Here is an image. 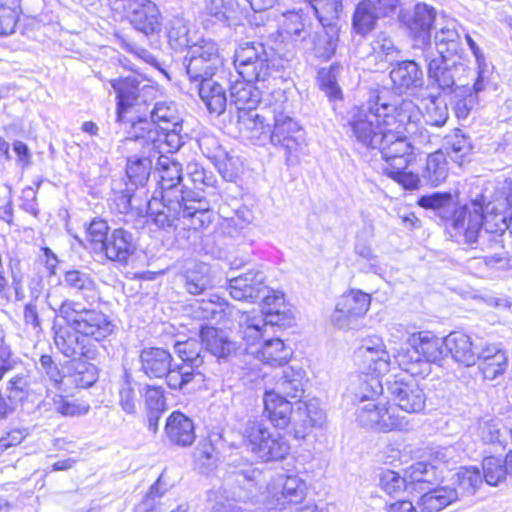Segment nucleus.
<instances>
[{"instance_id":"48","label":"nucleus","mask_w":512,"mask_h":512,"mask_svg":"<svg viewBox=\"0 0 512 512\" xmlns=\"http://www.w3.org/2000/svg\"><path fill=\"white\" fill-rule=\"evenodd\" d=\"M276 393L284 398H300L304 393V372L287 367L276 381Z\"/></svg>"},{"instance_id":"59","label":"nucleus","mask_w":512,"mask_h":512,"mask_svg":"<svg viewBox=\"0 0 512 512\" xmlns=\"http://www.w3.org/2000/svg\"><path fill=\"white\" fill-rule=\"evenodd\" d=\"M444 148L447 156L454 162L461 164L470 153L472 145L469 138L459 129L445 138Z\"/></svg>"},{"instance_id":"19","label":"nucleus","mask_w":512,"mask_h":512,"mask_svg":"<svg viewBox=\"0 0 512 512\" xmlns=\"http://www.w3.org/2000/svg\"><path fill=\"white\" fill-rule=\"evenodd\" d=\"M206 353L218 360H228L243 351L241 344L231 339L228 333L222 329L210 326H202L199 331Z\"/></svg>"},{"instance_id":"28","label":"nucleus","mask_w":512,"mask_h":512,"mask_svg":"<svg viewBox=\"0 0 512 512\" xmlns=\"http://www.w3.org/2000/svg\"><path fill=\"white\" fill-rule=\"evenodd\" d=\"M192 192L186 191L187 200L183 201L181 222L196 234L198 230L208 227L213 219V212L207 202L190 198Z\"/></svg>"},{"instance_id":"57","label":"nucleus","mask_w":512,"mask_h":512,"mask_svg":"<svg viewBox=\"0 0 512 512\" xmlns=\"http://www.w3.org/2000/svg\"><path fill=\"white\" fill-rule=\"evenodd\" d=\"M31 384L29 371L22 370L9 379L5 388V394H7L11 402H15L18 405L30 396L32 392Z\"/></svg>"},{"instance_id":"31","label":"nucleus","mask_w":512,"mask_h":512,"mask_svg":"<svg viewBox=\"0 0 512 512\" xmlns=\"http://www.w3.org/2000/svg\"><path fill=\"white\" fill-rule=\"evenodd\" d=\"M170 352L160 347H145L140 351V370L150 379L163 378L172 363Z\"/></svg>"},{"instance_id":"15","label":"nucleus","mask_w":512,"mask_h":512,"mask_svg":"<svg viewBox=\"0 0 512 512\" xmlns=\"http://www.w3.org/2000/svg\"><path fill=\"white\" fill-rule=\"evenodd\" d=\"M386 389L391 400L402 411L419 413L425 407L426 395L423 389L414 381L388 380Z\"/></svg>"},{"instance_id":"37","label":"nucleus","mask_w":512,"mask_h":512,"mask_svg":"<svg viewBox=\"0 0 512 512\" xmlns=\"http://www.w3.org/2000/svg\"><path fill=\"white\" fill-rule=\"evenodd\" d=\"M238 318V333L247 345H254L262 339L270 327L265 317L260 313L240 312Z\"/></svg>"},{"instance_id":"46","label":"nucleus","mask_w":512,"mask_h":512,"mask_svg":"<svg viewBox=\"0 0 512 512\" xmlns=\"http://www.w3.org/2000/svg\"><path fill=\"white\" fill-rule=\"evenodd\" d=\"M166 35L169 46L175 51L189 49L195 43L187 21L181 17H173L166 25Z\"/></svg>"},{"instance_id":"7","label":"nucleus","mask_w":512,"mask_h":512,"mask_svg":"<svg viewBox=\"0 0 512 512\" xmlns=\"http://www.w3.org/2000/svg\"><path fill=\"white\" fill-rule=\"evenodd\" d=\"M112 88L116 92L117 107L116 121L124 122V115L133 110L139 116H148L151 110V100L154 97L155 89L150 85H141L136 77L123 79H112Z\"/></svg>"},{"instance_id":"35","label":"nucleus","mask_w":512,"mask_h":512,"mask_svg":"<svg viewBox=\"0 0 512 512\" xmlns=\"http://www.w3.org/2000/svg\"><path fill=\"white\" fill-rule=\"evenodd\" d=\"M406 474L409 484L413 486V489H419L421 491L439 485L443 479L442 471H439L436 465L426 462L412 464L406 470Z\"/></svg>"},{"instance_id":"8","label":"nucleus","mask_w":512,"mask_h":512,"mask_svg":"<svg viewBox=\"0 0 512 512\" xmlns=\"http://www.w3.org/2000/svg\"><path fill=\"white\" fill-rule=\"evenodd\" d=\"M271 117L270 143L284 151L288 165H294L304 144V131L294 118L282 110L280 104L273 105Z\"/></svg>"},{"instance_id":"39","label":"nucleus","mask_w":512,"mask_h":512,"mask_svg":"<svg viewBox=\"0 0 512 512\" xmlns=\"http://www.w3.org/2000/svg\"><path fill=\"white\" fill-rule=\"evenodd\" d=\"M409 343L416 346L423 360L429 365L440 361L445 354V338L440 339L430 333L419 332L409 336Z\"/></svg>"},{"instance_id":"18","label":"nucleus","mask_w":512,"mask_h":512,"mask_svg":"<svg viewBox=\"0 0 512 512\" xmlns=\"http://www.w3.org/2000/svg\"><path fill=\"white\" fill-rule=\"evenodd\" d=\"M54 342L65 357L74 360L82 358L94 360L99 353L95 344L70 328H61L56 331Z\"/></svg>"},{"instance_id":"53","label":"nucleus","mask_w":512,"mask_h":512,"mask_svg":"<svg viewBox=\"0 0 512 512\" xmlns=\"http://www.w3.org/2000/svg\"><path fill=\"white\" fill-rule=\"evenodd\" d=\"M306 482L297 475H288L282 484L280 497H277V503L274 508L284 507L285 504H299L306 497Z\"/></svg>"},{"instance_id":"21","label":"nucleus","mask_w":512,"mask_h":512,"mask_svg":"<svg viewBox=\"0 0 512 512\" xmlns=\"http://www.w3.org/2000/svg\"><path fill=\"white\" fill-rule=\"evenodd\" d=\"M264 413L277 428L284 429L289 424L297 426L298 414L293 404L274 390L266 391L263 397Z\"/></svg>"},{"instance_id":"44","label":"nucleus","mask_w":512,"mask_h":512,"mask_svg":"<svg viewBox=\"0 0 512 512\" xmlns=\"http://www.w3.org/2000/svg\"><path fill=\"white\" fill-rule=\"evenodd\" d=\"M174 350L183 361L184 366L197 371L205 363L206 351L202 339L188 338L185 341H177Z\"/></svg>"},{"instance_id":"12","label":"nucleus","mask_w":512,"mask_h":512,"mask_svg":"<svg viewBox=\"0 0 512 512\" xmlns=\"http://www.w3.org/2000/svg\"><path fill=\"white\" fill-rule=\"evenodd\" d=\"M471 80V85L465 81L451 92L453 94V110L458 119H467L478 108L482 93L490 82V75H484L483 72H475Z\"/></svg>"},{"instance_id":"54","label":"nucleus","mask_w":512,"mask_h":512,"mask_svg":"<svg viewBox=\"0 0 512 512\" xmlns=\"http://www.w3.org/2000/svg\"><path fill=\"white\" fill-rule=\"evenodd\" d=\"M448 175V167L445 155L437 151L427 156L425 166L421 172V178L426 184L438 186Z\"/></svg>"},{"instance_id":"56","label":"nucleus","mask_w":512,"mask_h":512,"mask_svg":"<svg viewBox=\"0 0 512 512\" xmlns=\"http://www.w3.org/2000/svg\"><path fill=\"white\" fill-rule=\"evenodd\" d=\"M433 48L437 51H443V55L454 56L459 48L460 35L456 29L454 21H447L445 25L435 34Z\"/></svg>"},{"instance_id":"42","label":"nucleus","mask_w":512,"mask_h":512,"mask_svg":"<svg viewBox=\"0 0 512 512\" xmlns=\"http://www.w3.org/2000/svg\"><path fill=\"white\" fill-rule=\"evenodd\" d=\"M339 43V27L321 28L312 36L313 55L322 61L331 59L337 50Z\"/></svg>"},{"instance_id":"38","label":"nucleus","mask_w":512,"mask_h":512,"mask_svg":"<svg viewBox=\"0 0 512 512\" xmlns=\"http://www.w3.org/2000/svg\"><path fill=\"white\" fill-rule=\"evenodd\" d=\"M63 283L74 296L80 297L83 302L91 304L95 301L96 287L88 273L76 269L68 270L64 274Z\"/></svg>"},{"instance_id":"34","label":"nucleus","mask_w":512,"mask_h":512,"mask_svg":"<svg viewBox=\"0 0 512 512\" xmlns=\"http://www.w3.org/2000/svg\"><path fill=\"white\" fill-rule=\"evenodd\" d=\"M394 358L400 369L413 377L424 378L430 374L429 363L423 360L419 350L409 343V339L406 346L401 347Z\"/></svg>"},{"instance_id":"29","label":"nucleus","mask_w":512,"mask_h":512,"mask_svg":"<svg viewBox=\"0 0 512 512\" xmlns=\"http://www.w3.org/2000/svg\"><path fill=\"white\" fill-rule=\"evenodd\" d=\"M382 392L383 385L379 376L369 373L353 376L348 387V397L356 406L375 401Z\"/></svg>"},{"instance_id":"22","label":"nucleus","mask_w":512,"mask_h":512,"mask_svg":"<svg viewBox=\"0 0 512 512\" xmlns=\"http://www.w3.org/2000/svg\"><path fill=\"white\" fill-rule=\"evenodd\" d=\"M103 246L98 253H103L106 259L123 266L128 264L136 251L133 233L123 228L114 229Z\"/></svg>"},{"instance_id":"10","label":"nucleus","mask_w":512,"mask_h":512,"mask_svg":"<svg viewBox=\"0 0 512 512\" xmlns=\"http://www.w3.org/2000/svg\"><path fill=\"white\" fill-rule=\"evenodd\" d=\"M184 200H187L186 191L168 190L161 198L153 196L147 205L148 217L158 228L174 230L181 222Z\"/></svg>"},{"instance_id":"60","label":"nucleus","mask_w":512,"mask_h":512,"mask_svg":"<svg viewBox=\"0 0 512 512\" xmlns=\"http://www.w3.org/2000/svg\"><path fill=\"white\" fill-rule=\"evenodd\" d=\"M398 407L394 405H383L380 408L377 431L389 432L392 430H404L408 427V420L399 415Z\"/></svg>"},{"instance_id":"41","label":"nucleus","mask_w":512,"mask_h":512,"mask_svg":"<svg viewBox=\"0 0 512 512\" xmlns=\"http://www.w3.org/2000/svg\"><path fill=\"white\" fill-rule=\"evenodd\" d=\"M398 50L392 39L384 32L377 34L370 43V51L366 57L369 63L374 64L376 69L382 68L384 63L393 65Z\"/></svg>"},{"instance_id":"40","label":"nucleus","mask_w":512,"mask_h":512,"mask_svg":"<svg viewBox=\"0 0 512 512\" xmlns=\"http://www.w3.org/2000/svg\"><path fill=\"white\" fill-rule=\"evenodd\" d=\"M247 354L249 353L246 350ZM256 359L272 367L286 364L292 355V350L280 338L265 340L260 349L250 352Z\"/></svg>"},{"instance_id":"61","label":"nucleus","mask_w":512,"mask_h":512,"mask_svg":"<svg viewBox=\"0 0 512 512\" xmlns=\"http://www.w3.org/2000/svg\"><path fill=\"white\" fill-rule=\"evenodd\" d=\"M483 478L490 486H497L508 476L505 460L499 457L487 456L482 462Z\"/></svg>"},{"instance_id":"45","label":"nucleus","mask_w":512,"mask_h":512,"mask_svg":"<svg viewBox=\"0 0 512 512\" xmlns=\"http://www.w3.org/2000/svg\"><path fill=\"white\" fill-rule=\"evenodd\" d=\"M374 8L371 0H360L357 3L352 16V28L355 33L365 36L376 28L381 17Z\"/></svg>"},{"instance_id":"32","label":"nucleus","mask_w":512,"mask_h":512,"mask_svg":"<svg viewBox=\"0 0 512 512\" xmlns=\"http://www.w3.org/2000/svg\"><path fill=\"white\" fill-rule=\"evenodd\" d=\"M445 351L456 362L468 367L476 364L479 359L478 345L462 332H452L445 338Z\"/></svg>"},{"instance_id":"43","label":"nucleus","mask_w":512,"mask_h":512,"mask_svg":"<svg viewBox=\"0 0 512 512\" xmlns=\"http://www.w3.org/2000/svg\"><path fill=\"white\" fill-rule=\"evenodd\" d=\"M228 310L230 305L225 299L217 294H210L208 299L198 300L193 305V316L199 320L220 322L228 314Z\"/></svg>"},{"instance_id":"2","label":"nucleus","mask_w":512,"mask_h":512,"mask_svg":"<svg viewBox=\"0 0 512 512\" xmlns=\"http://www.w3.org/2000/svg\"><path fill=\"white\" fill-rule=\"evenodd\" d=\"M509 227L506 217L495 212V206L478 194L469 203L459 207L453 215L452 228L463 235L465 242L473 248L485 249L498 244L497 237Z\"/></svg>"},{"instance_id":"14","label":"nucleus","mask_w":512,"mask_h":512,"mask_svg":"<svg viewBox=\"0 0 512 512\" xmlns=\"http://www.w3.org/2000/svg\"><path fill=\"white\" fill-rule=\"evenodd\" d=\"M161 134L159 129L148 116H138L131 123L127 136L121 140L119 149H129V146H139L141 152L160 154Z\"/></svg>"},{"instance_id":"24","label":"nucleus","mask_w":512,"mask_h":512,"mask_svg":"<svg viewBox=\"0 0 512 512\" xmlns=\"http://www.w3.org/2000/svg\"><path fill=\"white\" fill-rule=\"evenodd\" d=\"M389 76L393 90L399 94L418 89L424 82L423 71L414 60L397 61L390 70Z\"/></svg>"},{"instance_id":"23","label":"nucleus","mask_w":512,"mask_h":512,"mask_svg":"<svg viewBox=\"0 0 512 512\" xmlns=\"http://www.w3.org/2000/svg\"><path fill=\"white\" fill-rule=\"evenodd\" d=\"M190 84L211 114L220 116L225 112L228 105L226 90L229 87L226 81L222 83L209 77Z\"/></svg>"},{"instance_id":"17","label":"nucleus","mask_w":512,"mask_h":512,"mask_svg":"<svg viewBox=\"0 0 512 512\" xmlns=\"http://www.w3.org/2000/svg\"><path fill=\"white\" fill-rule=\"evenodd\" d=\"M273 106L263 107L260 111H246L238 115L240 132L257 145L270 142Z\"/></svg>"},{"instance_id":"47","label":"nucleus","mask_w":512,"mask_h":512,"mask_svg":"<svg viewBox=\"0 0 512 512\" xmlns=\"http://www.w3.org/2000/svg\"><path fill=\"white\" fill-rule=\"evenodd\" d=\"M307 8L318 19L322 28L338 26L339 13L343 8V0H306Z\"/></svg>"},{"instance_id":"25","label":"nucleus","mask_w":512,"mask_h":512,"mask_svg":"<svg viewBox=\"0 0 512 512\" xmlns=\"http://www.w3.org/2000/svg\"><path fill=\"white\" fill-rule=\"evenodd\" d=\"M263 300L261 315L270 327L287 328L294 323V316L289 306L285 303V297L282 292L270 290L266 293Z\"/></svg>"},{"instance_id":"13","label":"nucleus","mask_w":512,"mask_h":512,"mask_svg":"<svg viewBox=\"0 0 512 512\" xmlns=\"http://www.w3.org/2000/svg\"><path fill=\"white\" fill-rule=\"evenodd\" d=\"M111 4L122 2L131 25L146 36L160 32L162 17L157 5L151 0H109Z\"/></svg>"},{"instance_id":"52","label":"nucleus","mask_w":512,"mask_h":512,"mask_svg":"<svg viewBox=\"0 0 512 512\" xmlns=\"http://www.w3.org/2000/svg\"><path fill=\"white\" fill-rule=\"evenodd\" d=\"M208 271L205 264H197L187 269L181 276L185 290L189 294L199 295L211 288L212 280Z\"/></svg>"},{"instance_id":"1","label":"nucleus","mask_w":512,"mask_h":512,"mask_svg":"<svg viewBox=\"0 0 512 512\" xmlns=\"http://www.w3.org/2000/svg\"><path fill=\"white\" fill-rule=\"evenodd\" d=\"M420 112L411 100L390 104L376 92L360 106L348 112L347 123L357 142L378 149L384 160L383 172L405 189H415L418 175L406 172L411 161L412 145L408 136L419 131Z\"/></svg>"},{"instance_id":"50","label":"nucleus","mask_w":512,"mask_h":512,"mask_svg":"<svg viewBox=\"0 0 512 512\" xmlns=\"http://www.w3.org/2000/svg\"><path fill=\"white\" fill-rule=\"evenodd\" d=\"M453 485L459 497L473 496L483 483V475L475 467H461L454 475Z\"/></svg>"},{"instance_id":"36","label":"nucleus","mask_w":512,"mask_h":512,"mask_svg":"<svg viewBox=\"0 0 512 512\" xmlns=\"http://www.w3.org/2000/svg\"><path fill=\"white\" fill-rule=\"evenodd\" d=\"M425 491L419 500L421 512H439L458 499L457 490L450 486L439 484Z\"/></svg>"},{"instance_id":"5","label":"nucleus","mask_w":512,"mask_h":512,"mask_svg":"<svg viewBox=\"0 0 512 512\" xmlns=\"http://www.w3.org/2000/svg\"><path fill=\"white\" fill-rule=\"evenodd\" d=\"M234 64L243 79L265 82L278 67L275 50L262 42L241 43L235 51Z\"/></svg>"},{"instance_id":"26","label":"nucleus","mask_w":512,"mask_h":512,"mask_svg":"<svg viewBox=\"0 0 512 512\" xmlns=\"http://www.w3.org/2000/svg\"><path fill=\"white\" fill-rule=\"evenodd\" d=\"M255 82L258 81L242 78V80H236L229 85L228 105L235 106L238 115L246 111H257L262 93L260 87L255 86Z\"/></svg>"},{"instance_id":"55","label":"nucleus","mask_w":512,"mask_h":512,"mask_svg":"<svg viewBox=\"0 0 512 512\" xmlns=\"http://www.w3.org/2000/svg\"><path fill=\"white\" fill-rule=\"evenodd\" d=\"M148 117L161 130H167V127L183 122L176 104L173 102H156L149 111Z\"/></svg>"},{"instance_id":"9","label":"nucleus","mask_w":512,"mask_h":512,"mask_svg":"<svg viewBox=\"0 0 512 512\" xmlns=\"http://www.w3.org/2000/svg\"><path fill=\"white\" fill-rule=\"evenodd\" d=\"M186 76L190 83L214 77L223 65L217 44L212 40L195 41L183 59Z\"/></svg>"},{"instance_id":"58","label":"nucleus","mask_w":512,"mask_h":512,"mask_svg":"<svg viewBox=\"0 0 512 512\" xmlns=\"http://www.w3.org/2000/svg\"><path fill=\"white\" fill-rule=\"evenodd\" d=\"M298 414V424L304 429L321 426L325 419L324 411L319 407L317 400L308 402L298 401L295 403Z\"/></svg>"},{"instance_id":"33","label":"nucleus","mask_w":512,"mask_h":512,"mask_svg":"<svg viewBox=\"0 0 512 512\" xmlns=\"http://www.w3.org/2000/svg\"><path fill=\"white\" fill-rule=\"evenodd\" d=\"M156 157V169L160 178L161 194L166 193L168 190L185 191L183 189L185 186L181 185L183 180L181 164L169 156L156 155Z\"/></svg>"},{"instance_id":"6","label":"nucleus","mask_w":512,"mask_h":512,"mask_svg":"<svg viewBox=\"0 0 512 512\" xmlns=\"http://www.w3.org/2000/svg\"><path fill=\"white\" fill-rule=\"evenodd\" d=\"M243 435L251 453L263 462L282 460L290 451V444L285 437L272 431L264 419H249Z\"/></svg>"},{"instance_id":"16","label":"nucleus","mask_w":512,"mask_h":512,"mask_svg":"<svg viewBox=\"0 0 512 512\" xmlns=\"http://www.w3.org/2000/svg\"><path fill=\"white\" fill-rule=\"evenodd\" d=\"M401 21L408 27L412 33L415 45L426 50L431 43V30L436 20V11L434 8L424 3L417 4L412 13H403L400 15Z\"/></svg>"},{"instance_id":"11","label":"nucleus","mask_w":512,"mask_h":512,"mask_svg":"<svg viewBox=\"0 0 512 512\" xmlns=\"http://www.w3.org/2000/svg\"><path fill=\"white\" fill-rule=\"evenodd\" d=\"M371 303L369 294L351 289L341 295L330 317L331 323L339 329H354L367 313Z\"/></svg>"},{"instance_id":"3","label":"nucleus","mask_w":512,"mask_h":512,"mask_svg":"<svg viewBox=\"0 0 512 512\" xmlns=\"http://www.w3.org/2000/svg\"><path fill=\"white\" fill-rule=\"evenodd\" d=\"M57 312L68 328L88 340L103 341L113 333L115 328L106 314L98 309L87 308L84 302L79 300L65 299Z\"/></svg>"},{"instance_id":"63","label":"nucleus","mask_w":512,"mask_h":512,"mask_svg":"<svg viewBox=\"0 0 512 512\" xmlns=\"http://www.w3.org/2000/svg\"><path fill=\"white\" fill-rule=\"evenodd\" d=\"M135 386H137V382L130 373L125 371L123 383L119 390V405L127 414H135L137 411L138 399Z\"/></svg>"},{"instance_id":"64","label":"nucleus","mask_w":512,"mask_h":512,"mask_svg":"<svg viewBox=\"0 0 512 512\" xmlns=\"http://www.w3.org/2000/svg\"><path fill=\"white\" fill-rule=\"evenodd\" d=\"M200 371L189 369L188 366L170 364L169 372L164 377L168 387L172 390H182L187 384L192 382L196 375H201Z\"/></svg>"},{"instance_id":"62","label":"nucleus","mask_w":512,"mask_h":512,"mask_svg":"<svg viewBox=\"0 0 512 512\" xmlns=\"http://www.w3.org/2000/svg\"><path fill=\"white\" fill-rule=\"evenodd\" d=\"M53 410L65 417L82 416L88 413L90 406L84 401L70 399L62 395L52 398Z\"/></svg>"},{"instance_id":"30","label":"nucleus","mask_w":512,"mask_h":512,"mask_svg":"<svg viewBox=\"0 0 512 512\" xmlns=\"http://www.w3.org/2000/svg\"><path fill=\"white\" fill-rule=\"evenodd\" d=\"M165 435L171 444L188 447L196 438L194 423L183 413L174 411L166 420Z\"/></svg>"},{"instance_id":"20","label":"nucleus","mask_w":512,"mask_h":512,"mask_svg":"<svg viewBox=\"0 0 512 512\" xmlns=\"http://www.w3.org/2000/svg\"><path fill=\"white\" fill-rule=\"evenodd\" d=\"M229 292L235 300L254 302L270 293V289L265 285V275L262 271L249 270L229 280Z\"/></svg>"},{"instance_id":"49","label":"nucleus","mask_w":512,"mask_h":512,"mask_svg":"<svg viewBox=\"0 0 512 512\" xmlns=\"http://www.w3.org/2000/svg\"><path fill=\"white\" fill-rule=\"evenodd\" d=\"M156 155L142 152L140 156L134 155L127 159L126 174L132 184L142 187L147 183L152 169V157Z\"/></svg>"},{"instance_id":"51","label":"nucleus","mask_w":512,"mask_h":512,"mask_svg":"<svg viewBox=\"0 0 512 512\" xmlns=\"http://www.w3.org/2000/svg\"><path fill=\"white\" fill-rule=\"evenodd\" d=\"M340 71L341 66L334 63L329 67L321 68L317 74L319 89L324 92L331 103L342 100V90L337 81Z\"/></svg>"},{"instance_id":"4","label":"nucleus","mask_w":512,"mask_h":512,"mask_svg":"<svg viewBox=\"0 0 512 512\" xmlns=\"http://www.w3.org/2000/svg\"><path fill=\"white\" fill-rule=\"evenodd\" d=\"M422 57L427 63V75L431 86H436L444 93H451L475 73L460 59L443 55L442 50L437 51L433 46L423 50Z\"/></svg>"},{"instance_id":"27","label":"nucleus","mask_w":512,"mask_h":512,"mask_svg":"<svg viewBox=\"0 0 512 512\" xmlns=\"http://www.w3.org/2000/svg\"><path fill=\"white\" fill-rule=\"evenodd\" d=\"M355 358L357 361L363 362L366 373L380 376L389 371L390 356L378 338L373 345H369L367 342L363 343L356 350Z\"/></svg>"}]
</instances>
